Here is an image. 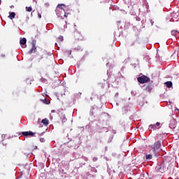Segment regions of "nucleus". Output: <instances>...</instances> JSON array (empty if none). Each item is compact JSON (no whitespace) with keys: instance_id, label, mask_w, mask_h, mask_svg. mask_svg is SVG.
I'll return each instance as SVG.
<instances>
[{"instance_id":"obj_1","label":"nucleus","mask_w":179,"mask_h":179,"mask_svg":"<svg viewBox=\"0 0 179 179\" xmlns=\"http://www.w3.org/2000/svg\"><path fill=\"white\" fill-rule=\"evenodd\" d=\"M137 80L139 83H141L142 85H143V83H148V82H150V78H149L146 76H142L141 77H138L137 78Z\"/></svg>"},{"instance_id":"obj_2","label":"nucleus","mask_w":179,"mask_h":179,"mask_svg":"<svg viewBox=\"0 0 179 179\" xmlns=\"http://www.w3.org/2000/svg\"><path fill=\"white\" fill-rule=\"evenodd\" d=\"M32 48L29 51V54H33V52H36L37 50V47H36V41H32L31 42Z\"/></svg>"},{"instance_id":"obj_3","label":"nucleus","mask_w":179,"mask_h":179,"mask_svg":"<svg viewBox=\"0 0 179 179\" xmlns=\"http://www.w3.org/2000/svg\"><path fill=\"white\" fill-rule=\"evenodd\" d=\"M26 43H27L26 38H22L20 40V44L22 45V48H26V47H27V45H26Z\"/></svg>"},{"instance_id":"obj_4","label":"nucleus","mask_w":179,"mask_h":179,"mask_svg":"<svg viewBox=\"0 0 179 179\" xmlns=\"http://www.w3.org/2000/svg\"><path fill=\"white\" fill-rule=\"evenodd\" d=\"M162 147V143L160 141H157L154 144V152H156V150H158V149H160Z\"/></svg>"},{"instance_id":"obj_5","label":"nucleus","mask_w":179,"mask_h":179,"mask_svg":"<svg viewBox=\"0 0 179 179\" xmlns=\"http://www.w3.org/2000/svg\"><path fill=\"white\" fill-rule=\"evenodd\" d=\"M22 135H23L24 136H34V133H33L31 131H22Z\"/></svg>"},{"instance_id":"obj_6","label":"nucleus","mask_w":179,"mask_h":179,"mask_svg":"<svg viewBox=\"0 0 179 179\" xmlns=\"http://www.w3.org/2000/svg\"><path fill=\"white\" fill-rule=\"evenodd\" d=\"M64 8H65V4H59L56 8V12H58V10H63L65 12Z\"/></svg>"},{"instance_id":"obj_7","label":"nucleus","mask_w":179,"mask_h":179,"mask_svg":"<svg viewBox=\"0 0 179 179\" xmlns=\"http://www.w3.org/2000/svg\"><path fill=\"white\" fill-rule=\"evenodd\" d=\"M43 55L37 54L36 55V62H38V63L41 62V59H43Z\"/></svg>"},{"instance_id":"obj_8","label":"nucleus","mask_w":179,"mask_h":179,"mask_svg":"<svg viewBox=\"0 0 179 179\" xmlns=\"http://www.w3.org/2000/svg\"><path fill=\"white\" fill-rule=\"evenodd\" d=\"M165 85L166 87H169V89H170V87H173V83L171 81L166 82Z\"/></svg>"},{"instance_id":"obj_9","label":"nucleus","mask_w":179,"mask_h":179,"mask_svg":"<svg viewBox=\"0 0 179 179\" xmlns=\"http://www.w3.org/2000/svg\"><path fill=\"white\" fill-rule=\"evenodd\" d=\"M15 16H16V13L13 12V13H10L8 17L12 20L13 19H15Z\"/></svg>"},{"instance_id":"obj_10","label":"nucleus","mask_w":179,"mask_h":179,"mask_svg":"<svg viewBox=\"0 0 179 179\" xmlns=\"http://www.w3.org/2000/svg\"><path fill=\"white\" fill-rule=\"evenodd\" d=\"M41 122L43 124V125H48V120H47V118L43 119Z\"/></svg>"},{"instance_id":"obj_11","label":"nucleus","mask_w":179,"mask_h":179,"mask_svg":"<svg viewBox=\"0 0 179 179\" xmlns=\"http://www.w3.org/2000/svg\"><path fill=\"white\" fill-rule=\"evenodd\" d=\"M179 32H178V31H177V30H172L171 31V35L172 36H174V37H176V36H177V34H178Z\"/></svg>"},{"instance_id":"obj_12","label":"nucleus","mask_w":179,"mask_h":179,"mask_svg":"<svg viewBox=\"0 0 179 179\" xmlns=\"http://www.w3.org/2000/svg\"><path fill=\"white\" fill-rule=\"evenodd\" d=\"M149 129L152 131V129H156V124H150L149 126Z\"/></svg>"},{"instance_id":"obj_13","label":"nucleus","mask_w":179,"mask_h":179,"mask_svg":"<svg viewBox=\"0 0 179 179\" xmlns=\"http://www.w3.org/2000/svg\"><path fill=\"white\" fill-rule=\"evenodd\" d=\"M152 155H150V154L145 155V159H146L147 160H150V159H152Z\"/></svg>"},{"instance_id":"obj_14","label":"nucleus","mask_w":179,"mask_h":179,"mask_svg":"<svg viewBox=\"0 0 179 179\" xmlns=\"http://www.w3.org/2000/svg\"><path fill=\"white\" fill-rule=\"evenodd\" d=\"M31 10H33V8H31V6L28 7L27 12H31Z\"/></svg>"},{"instance_id":"obj_15","label":"nucleus","mask_w":179,"mask_h":179,"mask_svg":"<svg viewBox=\"0 0 179 179\" xmlns=\"http://www.w3.org/2000/svg\"><path fill=\"white\" fill-rule=\"evenodd\" d=\"M160 126V122H157L156 124H155V128L156 127H159Z\"/></svg>"},{"instance_id":"obj_16","label":"nucleus","mask_w":179,"mask_h":179,"mask_svg":"<svg viewBox=\"0 0 179 179\" xmlns=\"http://www.w3.org/2000/svg\"><path fill=\"white\" fill-rule=\"evenodd\" d=\"M38 17H39V19H41V13H38Z\"/></svg>"},{"instance_id":"obj_17","label":"nucleus","mask_w":179,"mask_h":179,"mask_svg":"<svg viewBox=\"0 0 179 179\" xmlns=\"http://www.w3.org/2000/svg\"><path fill=\"white\" fill-rule=\"evenodd\" d=\"M1 57L2 58H5L6 55H3V54H2V55H1Z\"/></svg>"},{"instance_id":"obj_18","label":"nucleus","mask_w":179,"mask_h":179,"mask_svg":"<svg viewBox=\"0 0 179 179\" xmlns=\"http://www.w3.org/2000/svg\"><path fill=\"white\" fill-rule=\"evenodd\" d=\"M96 160H97V158H96V157H95V158H93V161H94V162H96Z\"/></svg>"},{"instance_id":"obj_19","label":"nucleus","mask_w":179,"mask_h":179,"mask_svg":"<svg viewBox=\"0 0 179 179\" xmlns=\"http://www.w3.org/2000/svg\"><path fill=\"white\" fill-rule=\"evenodd\" d=\"M135 44V41H134L132 43H131V45H134Z\"/></svg>"},{"instance_id":"obj_20","label":"nucleus","mask_w":179,"mask_h":179,"mask_svg":"<svg viewBox=\"0 0 179 179\" xmlns=\"http://www.w3.org/2000/svg\"><path fill=\"white\" fill-rule=\"evenodd\" d=\"M52 113H55V110H52Z\"/></svg>"}]
</instances>
